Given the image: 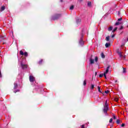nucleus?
I'll list each match as a JSON object with an SVG mask.
<instances>
[{
  "mask_svg": "<svg viewBox=\"0 0 128 128\" xmlns=\"http://www.w3.org/2000/svg\"><path fill=\"white\" fill-rule=\"evenodd\" d=\"M112 30V26H110V28H108V30L109 32H110V30Z\"/></svg>",
  "mask_w": 128,
  "mask_h": 128,
  "instance_id": "14",
  "label": "nucleus"
},
{
  "mask_svg": "<svg viewBox=\"0 0 128 128\" xmlns=\"http://www.w3.org/2000/svg\"><path fill=\"white\" fill-rule=\"evenodd\" d=\"M112 38H114V34H113V35L112 36Z\"/></svg>",
  "mask_w": 128,
  "mask_h": 128,
  "instance_id": "40",
  "label": "nucleus"
},
{
  "mask_svg": "<svg viewBox=\"0 0 128 128\" xmlns=\"http://www.w3.org/2000/svg\"><path fill=\"white\" fill-rule=\"evenodd\" d=\"M114 100H115V102H118V98H114Z\"/></svg>",
  "mask_w": 128,
  "mask_h": 128,
  "instance_id": "32",
  "label": "nucleus"
},
{
  "mask_svg": "<svg viewBox=\"0 0 128 128\" xmlns=\"http://www.w3.org/2000/svg\"><path fill=\"white\" fill-rule=\"evenodd\" d=\"M14 90H16L18 88V84L16 83H14Z\"/></svg>",
  "mask_w": 128,
  "mask_h": 128,
  "instance_id": "9",
  "label": "nucleus"
},
{
  "mask_svg": "<svg viewBox=\"0 0 128 128\" xmlns=\"http://www.w3.org/2000/svg\"><path fill=\"white\" fill-rule=\"evenodd\" d=\"M106 40L107 42H108V40H110V36L106 37Z\"/></svg>",
  "mask_w": 128,
  "mask_h": 128,
  "instance_id": "20",
  "label": "nucleus"
},
{
  "mask_svg": "<svg viewBox=\"0 0 128 128\" xmlns=\"http://www.w3.org/2000/svg\"><path fill=\"white\" fill-rule=\"evenodd\" d=\"M120 120H116V123L117 124H120Z\"/></svg>",
  "mask_w": 128,
  "mask_h": 128,
  "instance_id": "27",
  "label": "nucleus"
},
{
  "mask_svg": "<svg viewBox=\"0 0 128 128\" xmlns=\"http://www.w3.org/2000/svg\"><path fill=\"white\" fill-rule=\"evenodd\" d=\"M20 54L21 56H24V52H22V50H20Z\"/></svg>",
  "mask_w": 128,
  "mask_h": 128,
  "instance_id": "16",
  "label": "nucleus"
},
{
  "mask_svg": "<svg viewBox=\"0 0 128 128\" xmlns=\"http://www.w3.org/2000/svg\"><path fill=\"white\" fill-rule=\"evenodd\" d=\"M80 0V2H82V0Z\"/></svg>",
  "mask_w": 128,
  "mask_h": 128,
  "instance_id": "43",
  "label": "nucleus"
},
{
  "mask_svg": "<svg viewBox=\"0 0 128 128\" xmlns=\"http://www.w3.org/2000/svg\"><path fill=\"white\" fill-rule=\"evenodd\" d=\"M113 118H114V120H116V116L113 115Z\"/></svg>",
  "mask_w": 128,
  "mask_h": 128,
  "instance_id": "33",
  "label": "nucleus"
},
{
  "mask_svg": "<svg viewBox=\"0 0 128 128\" xmlns=\"http://www.w3.org/2000/svg\"><path fill=\"white\" fill-rule=\"evenodd\" d=\"M122 24L120 22H116L115 24V26H118V24Z\"/></svg>",
  "mask_w": 128,
  "mask_h": 128,
  "instance_id": "18",
  "label": "nucleus"
},
{
  "mask_svg": "<svg viewBox=\"0 0 128 128\" xmlns=\"http://www.w3.org/2000/svg\"><path fill=\"white\" fill-rule=\"evenodd\" d=\"M61 2H62V0H61Z\"/></svg>",
  "mask_w": 128,
  "mask_h": 128,
  "instance_id": "47",
  "label": "nucleus"
},
{
  "mask_svg": "<svg viewBox=\"0 0 128 128\" xmlns=\"http://www.w3.org/2000/svg\"><path fill=\"white\" fill-rule=\"evenodd\" d=\"M100 78H102V76H104V74H100V76H99Z\"/></svg>",
  "mask_w": 128,
  "mask_h": 128,
  "instance_id": "31",
  "label": "nucleus"
},
{
  "mask_svg": "<svg viewBox=\"0 0 128 128\" xmlns=\"http://www.w3.org/2000/svg\"><path fill=\"white\" fill-rule=\"evenodd\" d=\"M109 68H110V66L107 67L106 72L104 74V76L105 78H106V74H108V69Z\"/></svg>",
  "mask_w": 128,
  "mask_h": 128,
  "instance_id": "4",
  "label": "nucleus"
},
{
  "mask_svg": "<svg viewBox=\"0 0 128 128\" xmlns=\"http://www.w3.org/2000/svg\"><path fill=\"white\" fill-rule=\"evenodd\" d=\"M24 54L25 56H28V53L26 52H25Z\"/></svg>",
  "mask_w": 128,
  "mask_h": 128,
  "instance_id": "25",
  "label": "nucleus"
},
{
  "mask_svg": "<svg viewBox=\"0 0 128 128\" xmlns=\"http://www.w3.org/2000/svg\"><path fill=\"white\" fill-rule=\"evenodd\" d=\"M101 56L102 58H106V56H104V53L101 54Z\"/></svg>",
  "mask_w": 128,
  "mask_h": 128,
  "instance_id": "13",
  "label": "nucleus"
},
{
  "mask_svg": "<svg viewBox=\"0 0 128 128\" xmlns=\"http://www.w3.org/2000/svg\"><path fill=\"white\" fill-rule=\"evenodd\" d=\"M0 42H2L4 40V37H0Z\"/></svg>",
  "mask_w": 128,
  "mask_h": 128,
  "instance_id": "24",
  "label": "nucleus"
},
{
  "mask_svg": "<svg viewBox=\"0 0 128 128\" xmlns=\"http://www.w3.org/2000/svg\"><path fill=\"white\" fill-rule=\"evenodd\" d=\"M127 41H128V38H127Z\"/></svg>",
  "mask_w": 128,
  "mask_h": 128,
  "instance_id": "46",
  "label": "nucleus"
},
{
  "mask_svg": "<svg viewBox=\"0 0 128 128\" xmlns=\"http://www.w3.org/2000/svg\"><path fill=\"white\" fill-rule=\"evenodd\" d=\"M74 6H70V10H74Z\"/></svg>",
  "mask_w": 128,
  "mask_h": 128,
  "instance_id": "19",
  "label": "nucleus"
},
{
  "mask_svg": "<svg viewBox=\"0 0 128 128\" xmlns=\"http://www.w3.org/2000/svg\"><path fill=\"white\" fill-rule=\"evenodd\" d=\"M80 21H81L80 19H77L76 20V22H80Z\"/></svg>",
  "mask_w": 128,
  "mask_h": 128,
  "instance_id": "23",
  "label": "nucleus"
},
{
  "mask_svg": "<svg viewBox=\"0 0 128 128\" xmlns=\"http://www.w3.org/2000/svg\"><path fill=\"white\" fill-rule=\"evenodd\" d=\"M6 9V7L4 6H2L1 7L0 11L2 12V10H4Z\"/></svg>",
  "mask_w": 128,
  "mask_h": 128,
  "instance_id": "11",
  "label": "nucleus"
},
{
  "mask_svg": "<svg viewBox=\"0 0 128 128\" xmlns=\"http://www.w3.org/2000/svg\"><path fill=\"white\" fill-rule=\"evenodd\" d=\"M94 60H95V62H98V57H95V59H94Z\"/></svg>",
  "mask_w": 128,
  "mask_h": 128,
  "instance_id": "26",
  "label": "nucleus"
},
{
  "mask_svg": "<svg viewBox=\"0 0 128 128\" xmlns=\"http://www.w3.org/2000/svg\"><path fill=\"white\" fill-rule=\"evenodd\" d=\"M116 82H118V80H116Z\"/></svg>",
  "mask_w": 128,
  "mask_h": 128,
  "instance_id": "42",
  "label": "nucleus"
},
{
  "mask_svg": "<svg viewBox=\"0 0 128 128\" xmlns=\"http://www.w3.org/2000/svg\"><path fill=\"white\" fill-rule=\"evenodd\" d=\"M108 92H110L108 90L105 91V94H108Z\"/></svg>",
  "mask_w": 128,
  "mask_h": 128,
  "instance_id": "36",
  "label": "nucleus"
},
{
  "mask_svg": "<svg viewBox=\"0 0 128 128\" xmlns=\"http://www.w3.org/2000/svg\"><path fill=\"white\" fill-rule=\"evenodd\" d=\"M88 6H90V7L92 6V2H88Z\"/></svg>",
  "mask_w": 128,
  "mask_h": 128,
  "instance_id": "12",
  "label": "nucleus"
},
{
  "mask_svg": "<svg viewBox=\"0 0 128 128\" xmlns=\"http://www.w3.org/2000/svg\"><path fill=\"white\" fill-rule=\"evenodd\" d=\"M120 14V12H118V14Z\"/></svg>",
  "mask_w": 128,
  "mask_h": 128,
  "instance_id": "44",
  "label": "nucleus"
},
{
  "mask_svg": "<svg viewBox=\"0 0 128 128\" xmlns=\"http://www.w3.org/2000/svg\"><path fill=\"white\" fill-rule=\"evenodd\" d=\"M109 122L112 123V118H110L109 120Z\"/></svg>",
  "mask_w": 128,
  "mask_h": 128,
  "instance_id": "29",
  "label": "nucleus"
},
{
  "mask_svg": "<svg viewBox=\"0 0 128 128\" xmlns=\"http://www.w3.org/2000/svg\"><path fill=\"white\" fill-rule=\"evenodd\" d=\"M122 28H124V26H121V27L120 28V30H122Z\"/></svg>",
  "mask_w": 128,
  "mask_h": 128,
  "instance_id": "39",
  "label": "nucleus"
},
{
  "mask_svg": "<svg viewBox=\"0 0 128 128\" xmlns=\"http://www.w3.org/2000/svg\"><path fill=\"white\" fill-rule=\"evenodd\" d=\"M104 108L103 110V112L104 114H106L108 111V100H106L105 102V104L104 106Z\"/></svg>",
  "mask_w": 128,
  "mask_h": 128,
  "instance_id": "1",
  "label": "nucleus"
},
{
  "mask_svg": "<svg viewBox=\"0 0 128 128\" xmlns=\"http://www.w3.org/2000/svg\"><path fill=\"white\" fill-rule=\"evenodd\" d=\"M29 80L31 82H34L35 80L34 77V76H30Z\"/></svg>",
  "mask_w": 128,
  "mask_h": 128,
  "instance_id": "5",
  "label": "nucleus"
},
{
  "mask_svg": "<svg viewBox=\"0 0 128 128\" xmlns=\"http://www.w3.org/2000/svg\"><path fill=\"white\" fill-rule=\"evenodd\" d=\"M122 20V18H120L118 19V21Z\"/></svg>",
  "mask_w": 128,
  "mask_h": 128,
  "instance_id": "37",
  "label": "nucleus"
},
{
  "mask_svg": "<svg viewBox=\"0 0 128 128\" xmlns=\"http://www.w3.org/2000/svg\"><path fill=\"white\" fill-rule=\"evenodd\" d=\"M42 62H44V60H40L39 62L40 64H42Z\"/></svg>",
  "mask_w": 128,
  "mask_h": 128,
  "instance_id": "28",
  "label": "nucleus"
},
{
  "mask_svg": "<svg viewBox=\"0 0 128 128\" xmlns=\"http://www.w3.org/2000/svg\"><path fill=\"white\" fill-rule=\"evenodd\" d=\"M116 30H118V27H116V28L112 31V32H116Z\"/></svg>",
  "mask_w": 128,
  "mask_h": 128,
  "instance_id": "21",
  "label": "nucleus"
},
{
  "mask_svg": "<svg viewBox=\"0 0 128 128\" xmlns=\"http://www.w3.org/2000/svg\"><path fill=\"white\" fill-rule=\"evenodd\" d=\"M98 74V72H95V76H96Z\"/></svg>",
  "mask_w": 128,
  "mask_h": 128,
  "instance_id": "41",
  "label": "nucleus"
},
{
  "mask_svg": "<svg viewBox=\"0 0 128 128\" xmlns=\"http://www.w3.org/2000/svg\"><path fill=\"white\" fill-rule=\"evenodd\" d=\"M60 16H62V15H60V14H56L55 16H52V20H58V18H60Z\"/></svg>",
  "mask_w": 128,
  "mask_h": 128,
  "instance_id": "2",
  "label": "nucleus"
},
{
  "mask_svg": "<svg viewBox=\"0 0 128 128\" xmlns=\"http://www.w3.org/2000/svg\"><path fill=\"white\" fill-rule=\"evenodd\" d=\"M121 46H124V45H122Z\"/></svg>",
  "mask_w": 128,
  "mask_h": 128,
  "instance_id": "45",
  "label": "nucleus"
},
{
  "mask_svg": "<svg viewBox=\"0 0 128 128\" xmlns=\"http://www.w3.org/2000/svg\"><path fill=\"white\" fill-rule=\"evenodd\" d=\"M92 58V56L91 58H90V64H92L94 63V60Z\"/></svg>",
  "mask_w": 128,
  "mask_h": 128,
  "instance_id": "8",
  "label": "nucleus"
},
{
  "mask_svg": "<svg viewBox=\"0 0 128 128\" xmlns=\"http://www.w3.org/2000/svg\"><path fill=\"white\" fill-rule=\"evenodd\" d=\"M94 84H91V90H94Z\"/></svg>",
  "mask_w": 128,
  "mask_h": 128,
  "instance_id": "17",
  "label": "nucleus"
},
{
  "mask_svg": "<svg viewBox=\"0 0 128 128\" xmlns=\"http://www.w3.org/2000/svg\"><path fill=\"white\" fill-rule=\"evenodd\" d=\"M79 44L80 46H84V41H82V39H80L79 41Z\"/></svg>",
  "mask_w": 128,
  "mask_h": 128,
  "instance_id": "7",
  "label": "nucleus"
},
{
  "mask_svg": "<svg viewBox=\"0 0 128 128\" xmlns=\"http://www.w3.org/2000/svg\"><path fill=\"white\" fill-rule=\"evenodd\" d=\"M98 92H102V91L100 90V86H98Z\"/></svg>",
  "mask_w": 128,
  "mask_h": 128,
  "instance_id": "15",
  "label": "nucleus"
},
{
  "mask_svg": "<svg viewBox=\"0 0 128 128\" xmlns=\"http://www.w3.org/2000/svg\"><path fill=\"white\" fill-rule=\"evenodd\" d=\"M18 92H20V90H14V92L16 94V93Z\"/></svg>",
  "mask_w": 128,
  "mask_h": 128,
  "instance_id": "35",
  "label": "nucleus"
},
{
  "mask_svg": "<svg viewBox=\"0 0 128 128\" xmlns=\"http://www.w3.org/2000/svg\"><path fill=\"white\" fill-rule=\"evenodd\" d=\"M121 126H122V128H124V124H122Z\"/></svg>",
  "mask_w": 128,
  "mask_h": 128,
  "instance_id": "38",
  "label": "nucleus"
},
{
  "mask_svg": "<svg viewBox=\"0 0 128 128\" xmlns=\"http://www.w3.org/2000/svg\"><path fill=\"white\" fill-rule=\"evenodd\" d=\"M86 80H84V86H86Z\"/></svg>",
  "mask_w": 128,
  "mask_h": 128,
  "instance_id": "22",
  "label": "nucleus"
},
{
  "mask_svg": "<svg viewBox=\"0 0 128 128\" xmlns=\"http://www.w3.org/2000/svg\"><path fill=\"white\" fill-rule=\"evenodd\" d=\"M2 71L0 70V78H2Z\"/></svg>",
  "mask_w": 128,
  "mask_h": 128,
  "instance_id": "34",
  "label": "nucleus"
},
{
  "mask_svg": "<svg viewBox=\"0 0 128 128\" xmlns=\"http://www.w3.org/2000/svg\"><path fill=\"white\" fill-rule=\"evenodd\" d=\"M116 52L117 54H118V56H120V58H126V56H124L122 55V52H120V49H117Z\"/></svg>",
  "mask_w": 128,
  "mask_h": 128,
  "instance_id": "3",
  "label": "nucleus"
},
{
  "mask_svg": "<svg viewBox=\"0 0 128 128\" xmlns=\"http://www.w3.org/2000/svg\"><path fill=\"white\" fill-rule=\"evenodd\" d=\"M21 67L22 68H28V65L24 64L22 62H21Z\"/></svg>",
  "mask_w": 128,
  "mask_h": 128,
  "instance_id": "6",
  "label": "nucleus"
},
{
  "mask_svg": "<svg viewBox=\"0 0 128 128\" xmlns=\"http://www.w3.org/2000/svg\"><path fill=\"white\" fill-rule=\"evenodd\" d=\"M123 72L124 73L126 72V68H123Z\"/></svg>",
  "mask_w": 128,
  "mask_h": 128,
  "instance_id": "30",
  "label": "nucleus"
},
{
  "mask_svg": "<svg viewBox=\"0 0 128 128\" xmlns=\"http://www.w3.org/2000/svg\"><path fill=\"white\" fill-rule=\"evenodd\" d=\"M106 48H108L109 46H110V43H106L105 44Z\"/></svg>",
  "mask_w": 128,
  "mask_h": 128,
  "instance_id": "10",
  "label": "nucleus"
}]
</instances>
